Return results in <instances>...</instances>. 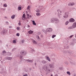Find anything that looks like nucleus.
Returning a JSON list of instances; mask_svg holds the SVG:
<instances>
[{"label":"nucleus","instance_id":"obj_2","mask_svg":"<svg viewBox=\"0 0 76 76\" xmlns=\"http://www.w3.org/2000/svg\"><path fill=\"white\" fill-rule=\"evenodd\" d=\"M46 31L48 32H51L53 31V29L51 28H48L46 29Z\"/></svg>","mask_w":76,"mask_h":76},{"label":"nucleus","instance_id":"obj_21","mask_svg":"<svg viewBox=\"0 0 76 76\" xmlns=\"http://www.w3.org/2000/svg\"><path fill=\"white\" fill-rule=\"evenodd\" d=\"M30 8H31V7L30 6H28L27 8V10H29Z\"/></svg>","mask_w":76,"mask_h":76},{"label":"nucleus","instance_id":"obj_19","mask_svg":"<svg viewBox=\"0 0 76 76\" xmlns=\"http://www.w3.org/2000/svg\"><path fill=\"white\" fill-rule=\"evenodd\" d=\"M13 42L14 44H16V41L15 40H14L13 41Z\"/></svg>","mask_w":76,"mask_h":76},{"label":"nucleus","instance_id":"obj_11","mask_svg":"<svg viewBox=\"0 0 76 76\" xmlns=\"http://www.w3.org/2000/svg\"><path fill=\"white\" fill-rule=\"evenodd\" d=\"M32 42L33 44H37V42L35 41L34 40H33L32 41Z\"/></svg>","mask_w":76,"mask_h":76},{"label":"nucleus","instance_id":"obj_34","mask_svg":"<svg viewBox=\"0 0 76 76\" xmlns=\"http://www.w3.org/2000/svg\"><path fill=\"white\" fill-rule=\"evenodd\" d=\"M24 42V40H22V43H23Z\"/></svg>","mask_w":76,"mask_h":76},{"label":"nucleus","instance_id":"obj_8","mask_svg":"<svg viewBox=\"0 0 76 76\" xmlns=\"http://www.w3.org/2000/svg\"><path fill=\"white\" fill-rule=\"evenodd\" d=\"M68 17V15L66 13H65V16H64V18H67Z\"/></svg>","mask_w":76,"mask_h":76},{"label":"nucleus","instance_id":"obj_50","mask_svg":"<svg viewBox=\"0 0 76 76\" xmlns=\"http://www.w3.org/2000/svg\"><path fill=\"white\" fill-rule=\"evenodd\" d=\"M1 61V60H0V61Z\"/></svg>","mask_w":76,"mask_h":76},{"label":"nucleus","instance_id":"obj_39","mask_svg":"<svg viewBox=\"0 0 76 76\" xmlns=\"http://www.w3.org/2000/svg\"><path fill=\"white\" fill-rule=\"evenodd\" d=\"M27 27H28V28H29V27H30V26H29V25H28Z\"/></svg>","mask_w":76,"mask_h":76},{"label":"nucleus","instance_id":"obj_4","mask_svg":"<svg viewBox=\"0 0 76 76\" xmlns=\"http://www.w3.org/2000/svg\"><path fill=\"white\" fill-rule=\"evenodd\" d=\"M75 19L73 18H71L69 19V22H75Z\"/></svg>","mask_w":76,"mask_h":76},{"label":"nucleus","instance_id":"obj_32","mask_svg":"<svg viewBox=\"0 0 76 76\" xmlns=\"http://www.w3.org/2000/svg\"><path fill=\"white\" fill-rule=\"evenodd\" d=\"M38 35H41V32H38Z\"/></svg>","mask_w":76,"mask_h":76},{"label":"nucleus","instance_id":"obj_51","mask_svg":"<svg viewBox=\"0 0 76 76\" xmlns=\"http://www.w3.org/2000/svg\"><path fill=\"white\" fill-rule=\"evenodd\" d=\"M74 76H75V75H74Z\"/></svg>","mask_w":76,"mask_h":76},{"label":"nucleus","instance_id":"obj_48","mask_svg":"<svg viewBox=\"0 0 76 76\" xmlns=\"http://www.w3.org/2000/svg\"><path fill=\"white\" fill-rule=\"evenodd\" d=\"M4 32H3V34H4Z\"/></svg>","mask_w":76,"mask_h":76},{"label":"nucleus","instance_id":"obj_26","mask_svg":"<svg viewBox=\"0 0 76 76\" xmlns=\"http://www.w3.org/2000/svg\"><path fill=\"white\" fill-rule=\"evenodd\" d=\"M17 30H19L20 29V27H18L17 28Z\"/></svg>","mask_w":76,"mask_h":76},{"label":"nucleus","instance_id":"obj_37","mask_svg":"<svg viewBox=\"0 0 76 76\" xmlns=\"http://www.w3.org/2000/svg\"><path fill=\"white\" fill-rule=\"evenodd\" d=\"M28 76V75L27 74H26L25 75H23V76Z\"/></svg>","mask_w":76,"mask_h":76},{"label":"nucleus","instance_id":"obj_33","mask_svg":"<svg viewBox=\"0 0 76 76\" xmlns=\"http://www.w3.org/2000/svg\"><path fill=\"white\" fill-rule=\"evenodd\" d=\"M10 58H11L10 57H9L7 58V59H8V60H10Z\"/></svg>","mask_w":76,"mask_h":76},{"label":"nucleus","instance_id":"obj_17","mask_svg":"<svg viewBox=\"0 0 76 76\" xmlns=\"http://www.w3.org/2000/svg\"><path fill=\"white\" fill-rule=\"evenodd\" d=\"M49 66L50 67H52V68H53V65H51V64H49Z\"/></svg>","mask_w":76,"mask_h":76},{"label":"nucleus","instance_id":"obj_25","mask_svg":"<svg viewBox=\"0 0 76 76\" xmlns=\"http://www.w3.org/2000/svg\"><path fill=\"white\" fill-rule=\"evenodd\" d=\"M56 37V35H53L52 36V38H54V37Z\"/></svg>","mask_w":76,"mask_h":76},{"label":"nucleus","instance_id":"obj_7","mask_svg":"<svg viewBox=\"0 0 76 76\" xmlns=\"http://www.w3.org/2000/svg\"><path fill=\"white\" fill-rule=\"evenodd\" d=\"M20 53L21 54H22V55H25L26 53V52L23 51H22Z\"/></svg>","mask_w":76,"mask_h":76},{"label":"nucleus","instance_id":"obj_9","mask_svg":"<svg viewBox=\"0 0 76 76\" xmlns=\"http://www.w3.org/2000/svg\"><path fill=\"white\" fill-rule=\"evenodd\" d=\"M33 32H34V31H32L31 30H30L28 32V33L29 34H33Z\"/></svg>","mask_w":76,"mask_h":76},{"label":"nucleus","instance_id":"obj_29","mask_svg":"<svg viewBox=\"0 0 76 76\" xmlns=\"http://www.w3.org/2000/svg\"><path fill=\"white\" fill-rule=\"evenodd\" d=\"M16 36H17V37H19V33H18L16 34Z\"/></svg>","mask_w":76,"mask_h":76},{"label":"nucleus","instance_id":"obj_49","mask_svg":"<svg viewBox=\"0 0 76 76\" xmlns=\"http://www.w3.org/2000/svg\"><path fill=\"white\" fill-rule=\"evenodd\" d=\"M58 15L59 16V15Z\"/></svg>","mask_w":76,"mask_h":76},{"label":"nucleus","instance_id":"obj_42","mask_svg":"<svg viewBox=\"0 0 76 76\" xmlns=\"http://www.w3.org/2000/svg\"><path fill=\"white\" fill-rule=\"evenodd\" d=\"M60 13H62V11H60Z\"/></svg>","mask_w":76,"mask_h":76},{"label":"nucleus","instance_id":"obj_46","mask_svg":"<svg viewBox=\"0 0 76 76\" xmlns=\"http://www.w3.org/2000/svg\"><path fill=\"white\" fill-rule=\"evenodd\" d=\"M60 15H61V14H60Z\"/></svg>","mask_w":76,"mask_h":76},{"label":"nucleus","instance_id":"obj_41","mask_svg":"<svg viewBox=\"0 0 76 76\" xmlns=\"http://www.w3.org/2000/svg\"><path fill=\"white\" fill-rule=\"evenodd\" d=\"M29 17H30V18H31V17H32V15H30Z\"/></svg>","mask_w":76,"mask_h":76},{"label":"nucleus","instance_id":"obj_15","mask_svg":"<svg viewBox=\"0 0 76 76\" xmlns=\"http://www.w3.org/2000/svg\"><path fill=\"white\" fill-rule=\"evenodd\" d=\"M15 15H13L12 16L11 18L12 19H14V18H15Z\"/></svg>","mask_w":76,"mask_h":76},{"label":"nucleus","instance_id":"obj_12","mask_svg":"<svg viewBox=\"0 0 76 76\" xmlns=\"http://www.w3.org/2000/svg\"><path fill=\"white\" fill-rule=\"evenodd\" d=\"M4 6L5 7H7V5L6 4H4Z\"/></svg>","mask_w":76,"mask_h":76},{"label":"nucleus","instance_id":"obj_45","mask_svg":"<svg viewBox=\"0 0 76 76\" xmlns=\"http://www.w3.org/2000/svg\"><path fill=\"white\" fill-rule=\"evenodd\" d=\"M7 23H8V22H7Z\"/></svg>","mask_w":76,"mask_h":76},{"label":"nucleus","instance_id":"obj_24","mask_svg":"<svg viewBox=\"0 0 76 76\" xmlns=\"http://www.w3.org/2000/svg\"><path fill=\"white\" fill-rule=\"evenodd\" d=\"M69 23V21H67L65 23V25H67Z\"/></svg>","mask_w":76,"mask_h":76},{"label":"nucleus","instance_id":"obj_38","mask_svg":"<svg viewBox=\"0 0 76 76\" xmlns=\"http://www.w3.org/2000/svg\"><path fill=\"white\" fill-rule=\"evenodd\" d=\"M22 57H23L22 56H20V58H21V59H22Z\"/></svg>","mask_w":76,"mask_h":76},{"label":"nucleus","instance_id":"obj_16","mask_svg":"<svg viewBox=\"0 0 76 76\" xmlns=\"http://www.w3.org/2000/svg\"><path fill=\"white\" fill-rule=\"evenodd\" d=\"M27 61L28 62H33V61H32L31 60H30L29 59L27 60Z\"/></svg>","mask_w":76,"mask_h":76},{"label":"nucleus","instance_id":"obj_22","mask_svg":"<svg viewBox=\"0 0 76 76\" xmlns=\"http://www.w3.org/2000/svg\"><path fill=\"white\" fill-rule=\"evenodd\" d=\"M66 73L69 75H70V73L69 72H66Z\"/></svg>","mask_w":76,"mask_h":76},{"label":"nucleus","instance_id":"obj_1","mask_svg":"<svg viewBox=\"0 0 76 76\" xmlns=\"http://www.w3.org/2000/svg\"><path fill=\"white\" fill-rule=\"evenodd\" d=\"M76 27V23H74L72 25V26L69 27L68 28L69 29H73L75 28Z\"/></svg>","mask_w":76,"mask_h":76},{"label":"nucleus","instance_id":"obj_14","mask_svg":"<svg viewBox=\"0 0 76 76\" xmlns=\"http://www.w3.org/2000/svg\"><path fill=\"white\" fill-rule=\"evenodd\" d=\"M47 60H48V61H50V58L48 57H47Z\"/></svg>","mask_w":76,"mask_h":76},{"label":"nucleus","instance_id":"obj_18","mask_svg":"<svg viewBox=\"0 0 76 76\" xmlns=\"http://www.w3.org/2000/svg\"><path fill=\"white\" fill-rule=\"evenodd\" d=\"M32 22L33 23V25H36V23L34 21H32Z\"/></svg>","mask_w":76,"mask_h":76},{"label":"nucleus","instance_id":"obj_5","mask_svg":"<svg viewBox=\"0 0 76 76\" xmlns=\"http://www.w3.org/2000/svg\"><path fill=\"white\" fill-rule=\"evenodd\" d=\"M43 69H45V70H47L48 71H49V72L50 71V70L48 69V67H47L45 66L44 67H43Z\"/></svg>","mask_w":76,"mask_h":76},{"label":"nucleus","instance_id":"obj_27","mask_svg":"<svg viewBox=\"0 0 76 76\" xmlns=\"http://www.w3.org/2000/svg\"><path fill=\"white\" fill-rule=\"evenodd\" d=\"M21 9H22V8L20 7H18V9L19 10H21Z\"/></svg>","mask_w":76,"mask_h":76},{"label":"nucleus","instance_id":"obj_40","mask_svg":"<svg viewBox=\"0 0 76 76\" xmlns=\"http://www.w3.org/2000/svg\"><path fill=\"white\" fill-rule=\"evenodd\" d=\"M9 28H12V26H9Z\"/></svg>","mask_w":76,"mask_h":76},{"label":"nucleus","instance_id":"obj_13","mask_svg":"<svg viewBox=\"0 0 76 76\" xmlns=\"http://www.w3.org/2000/svg\"><path fill=\"white\" fill-rule=\"evenodd\" d=\"M36 15L37 16H39L40 15H41V14L40 13H36Z\"/></svg>","mask_w":76,"mask_h":76},{"label":"nucleus","instance_id":"obj_28","mask_svg":"<svg viewBox=\"0 0 76 76\" xmlns=\"http://www.w3.org/2000/svg\"><path fill=\"white\" fill-rule=\"evenodd\" d=\"M27 18H28V19H29V14H27Z\"/></svg>","mask_w":76,"mask_h":76},{"label":"nucleus","instance_id":"obj_23","mask_svg":"<svg viewBox=\"0 0 76 76\" xmlns=\"http://www.w3.org/2000/svg\"><path fill=\"white\" fill-rule=\"evenodd\" d=\"M37 39H39V40H40V38H39V36H37Z\"/></svg>","mask_w":76,"mask_h":76},{"label":"nucleus","instance_id":"obj_3","mask_svg":"<svg viewBox=\"0 0 76 76\" xmlns=\"http://www.w3.org/2000/svg\"><path fill=\"white\" fill-rule=\"evenodd\" d=\"M58 20L57 19V18H55L54 19V18H53L51 19V22H53L54 21H58Z\"/></svg>","mask_w":76,"mask_h":76},{"label":"nucleus","instance_id":"obj_20","mask_svg":"<svg viewBox=\"0 0 76 76\" xmlns=\"http://www.w3.org/2000/svg\"><path fill=\"white\" fill-rule=\"evenodd\" d=\"M36 12L37 13H39V12H40V11H39V10H36Z\"/></svg>","mask_w":76,"mask_h":76},{"label":"nucleus","instance_id":"obj_35","mask_svg":"<svg viewBox=\"0 0 76 76\" xmlns=\"http://www.w3.org/2000/svg\"><path fill=\"white\" fill-rule=\"evenodd\" d=\"M3 53H6V51H3Z\"/></svg>","mask_w":76,"mask_h":76},{"label":"nucleus","instance_id":"obj_43","mask_svg":"<svg viewBox=\"0 0 76 76\" xmlns=\"http://www.w3.org/2000/svg\"><path fill=\"white\" fill-rule=\"evenodd\" d=\"M59 11H60V9H58V12Z\"/></svg>","mask_w":76,"mask_h":76},{"label":"nucleus","instance_id":"obj_6","mask_svg":"<svg viewBox=\"0 0 76 76\" xmlns=\"http://www.w3.org/2000/svg\"><path fill=\"white\" fill-rule=\"evenodd\" d=\"M22 19L23 20H25L26 19V17H25V14L23 15Z\"/></svg>","mask_w":76,"mask_h":76},{"label":"nucleus","instance_id":"obj_47","mask_svg":"<svg viewBox=\"0 0 76 76\" xmlns=\"http://www.w3.org/2000/svg\"><path fill=\"white\" fill-rule=\"evenodd\" d=\"M5 18H6V17H5Z\"/></svg>","mask_w":76,"mask_h":76},{"label":"nucleus","instance_id":"obj_44","mask_svg":"<svg viewBox=\"0 0 76 76\" xmlns=\"http://www.w3.org/2000/svg\"><path fill=\"white\" fill-rule=\"evenodd\" d=\"M51 76H53V75H51Z\"/></svg>","mask_w":76,"mask_h":76},{"label":"nucleus","instance_id":"obj_10","mask_svg":"<svg viewBox=\"0 0 76 76\" xmlns=\"http://www.w3.org/2000/svg\"><path fill=\"white\" fill-rule=\"evenodd\" d=\"M75 4V3H69V4H68L69 6H73Z\"/></svg>","mask_w":76,"mask_h":76},{"label":"nucleus","instance_id":"obj_30","mask_svg":"<svg viewBox=\"0 0 76 76\" xmlns=\"http://www.w3.org/2000/svg\"><path fill=\"white\" fill-rule=\"evenodd\" d=\"M43 63H46V61H42Z\"/></svg>","mask_w":76,"mask_h":76},{"label":"nucleus","instance_id":"obj_31","mask_svg":"<svg viewBox=\"0 0 76 76\" xmlns=\"http://www.w3.org/2000/svg\"><path fill=\"white\" fill-rule=\"evenodd\" d=\"M19 23H18V25L20 26L21 24H20V21H19Z\"/></svg>","mask_w":76,"mask_h":76},{"label":"nucleus","instance_id":"obj_36","mask_svg":"<svg viewBox=\"0 0 76 76\" xmlns=\"http://www.w3.org/2000/svg\"><path fill=\"white\" fill-rule=\"evenodd\" d=\"M73 35H72L70 36V38H72V37H73Z\"/></svg>","mask_w":76,"mask_h":76}]
</instances>
